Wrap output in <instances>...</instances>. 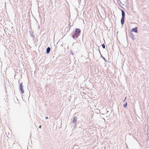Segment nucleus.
Instances as JSON below:
<instances>
[{"label": "nucleus", "mask_w": 149, "mask_h": 149, "mask_svg": "<svg viewBox=\"0 0 149 149\" xmlns=\"http://www.w3.org/2000/svg\"><path fill=\"white\" fill-rule=\"evenodd\" d=\"M20 89L21 90V92L22 93H24V89H23V87L20 88Z\"/></svg>", "instance_id": "0eeeda50"}, {"label": "nucleus", "mask_w": 149, "mask_h": 149, "mask_svg": "<svg viewBox=\"0 0 149 149\" xmlns=\"http://www.w3.org/2000/svg\"><path fill=\"white\" fill-rule=\"evenodd\" d=\"M102 46L103 48L104 49L105 48V46L104 44L102 45Z\"/></svg>", "instance_id": "9d476101"}, {"label": "nucleus", "mask_w": 149, "mask_h": 149, "mask_svg": "<svg viewBox=\"0 0 149 149\" xmlns=\"http://www.w3.org/2000/svg\"><path fill=\"white\" fill-rule=\"evenodd\" d=\"M122 14V17L121 20V23L122 25H123L124 23L125 14L124 11L123 10H121Z\"/></svg>", "instance_id": "f03ea898"}, {"label": "nucleus", "mask_w": 149, "mask_h": 149, "mask_svg": "<svg viewBox=\"0 0 149 149\" xmlns=\"http://www.w3.org/2000/svg\"><path fill=\"white\" fill-rule=\"evenodd\" d=\"M137 27H136L135 28H133L132 29L131 31L132 32H134L136 33H138V31L137 30Z\"/></svg>", "instance_id": "7ed1b4c3"}, {"label": "nucleus", "mask_w": 149, "mask_h": 149, "mask_svg": "<svg viewBox=\"0 0 149 149\" xmlns=\"http://www.w3.org/2000/svg\"><path fill=\"white\" fill-rule=\"evenodd\" d=\"M127 102H126V103L123 105V106L124 108H126L127 107Z\"/></svg>", "instance_id": "6e6552de"}, {"label": "nucleus", "mask_w": 149, "mask_h": 149, "mask_svg": "<svg viewBox=\"0 0 149 149\" xmlns=\"http://www.w3.org/2000/svg\"><path fill=\"white\" fill-rule=\"evenodd\" d=\"M81 31L79 29H76L73 32L72 36L73 38L76 39L80 35Z\"/></svg>", "instance_id": "f257e3e1"}, {"label": "nucleus", "mask_w": 149, "mask_h": 149, "mask_svg": "<svg viewBox=\"0 0 149 149\" xmlns=\"http://www.w3.org/2000/svg\"><path fill=\"white\" fill-rule=\"evenodd\" d=\"M48 117H45V118H46V119H48Z\"/></svg>", "instance_id": "4468645a"}, {"label": "nucleus", "mask_w": 149, "mask_h": 149, "mask_svg": "<svg viewBox=\"0 0 149 149\" xmlns=\"http://www.w3.org/2000/svg\"><path fill=\"white\" fill-rule=\"evenodd\" d=\"M50 48L49 47H48L46 50V53L47 54H48L50 52Z\"/></svg>", "instance_id": "423d86ee"}, {"label": "nucleus", "mask_w": 149, "mask_h": 149, "mask_svg": "<svg viewBox=\"0 0 149 149\" xmlns=\"http://www.w3.org/2000/svg\"><path fill=\"white\" fill-rule=\"evenodd\" d=\"M71 53L73 55V52L72 51H71Z\"/></svg>", "instance_id": "f8f14e48"}, {"label": "nucleus", "mask_w": 149, "mask_h": 149, "mask_svg": "<svg viewBox=\"0 0 149 149\" xmlns=\"http://www.w3.org/2000/svg\"><path fill=\"white\" fill-rule=\"evenodd\" d=\"M76 149H77V148H76Z\"/></svg>", "instance_id": "2eb2a0df"}, {"label": "nucleus", "mask_w": 149, "mask_h": 149, "mask_svg": "<svg viewBox=\"0 0 149 149\" xmlns=\"http://www.w3.org/2000/svg\"><path fill=\"white\" fill-rule=\"evenodd\" d=\"M126 99V97L125 98V99L123 100V102H124L125 101V100Z\"/></svg>", "instance_id": "9b49d317"}, {"label": "nucleus", "mask_w": 149, "mask_h": 149, "mask_svg": "<svg viewBox=\"0 0 149 149\" xmlns=\"http://www.w3.org/2000/svg\"><path fill=\"white\" fill-rule=\"evenodd\" d=\"M77 118L76 117H74L73 121V123H76L77 122Z\"/></svg>", "instance_id": "39448f33"}, {"label": "nucleus", "mask_w": 149, "mask_h": 149, "mask_svg": "<svg viewBox=\"0 0 149 149\" xmlns=\"http://www.w3.org/2000/svg\"><path fill=\"white\" fill-rule=\"evenodd\" d=\"M23 86L22 85V83H21L20 84V88L23 87Z\"/></svg>", "instance_id": "1a4fd4ad"}, {"label": "nucleus", "mask_w": 149, "mask_h": 149, "mask_svg": "<svg viewBox=\"0 0 149 149\" xmlns=\"http://www.w3.org/2000/svg\"><path fill=\"white\" fill-rule=\"evenodd\" d=\"M130 37L133 40H134L135 39L134 36L132 33H131L130 34Z\"/></svg>", "instance_id": "20e7f679"}, {"label": "nucleus", "mask_w": 149, "mask_h": 149, "mask_svg": "<svg viewBox=\"0 0 149 149\" xmlns=\"http://www.w3.org/2000/svg\"><path fill=\"white\" fill-rule=\"evenodd\" d=\"M41 125H40L39 126V128H41Z\"/></svg>", "instance_id": "ddd939ff"}]
</instances>
